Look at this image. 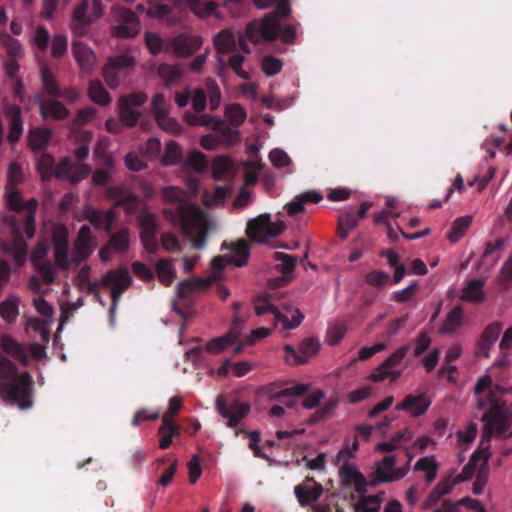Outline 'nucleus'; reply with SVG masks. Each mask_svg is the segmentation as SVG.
<instances>
[{
	"instance_id": "obj_41",
	"label": "nucleus",
	"mask_w": 512,
	"mask_h": 512,
	"mask_svg": "<svg viewBox=\"0 0 512 512\" xmlns=\"http://www.w3.org/2000/svg\"><path fill=\"white\" fill-rule=\"evenodd\" d=\"M40 76L43 89L49 96L53 98H59L62 96V90L60 89L52 70L48 66H42Z\"/></svg>"
},
{
	"instance_id": "obj_45",
	"label": "nucleus",
	"mask_w": 512,
	"mask_h": 512,
	"mask_svg": "<svg viewBox=\"0 0 512 512\" xmlns=\"http://www.w3.org/2000/svg\"><path fill=\"white\" fill-rule=\"evenodd\" d=\"M18 314V298L10 296L8 299L0 303V316L7 323H14Z\"/></svg>"
},
{
	"instance_id": "obj_4",
	"label": "nucleus",
	"mask_w": 512,
	"mask_h": 512,
	"mask_svg": "<svg viewBox=\"0 0 512 512\" xmlns=\"http://www.w3.org/2000/svg\"><path fill=\"white\" fill-rule=\"evenodd\" d=\"M37 170L43 181H49L53 176L60 180H68L73 184L79 183L91 173V167L84 163H73L70 158L65 157L55 166L54 157L43 153L39 157Z\"/></svg>"
},
{
	"instance_id": "obj_17",
	"label": "nucleus",
	"mask_w": 512,
	"mask_h": 512,
	"mask_svg": "<svg viewBox=\"0 0 512 512\" xmlns=\"http://www.w3.org/2000/svg\"><path fill=\"white\" fill-rule=\"evenodd\" d=\"M55 265L61 270H68L73 263L69 258L68 230L58 226L52 234Z\"/></svg>"
},
{
	"instance_id": "obj_48",
	"label": "nucleus",
	"mask_w": 512,
	"mask_h": 512,
	"mask_svg": "<svg viewBox=\"0 0 512 512\" xmlns=\"http://www.w3.org/2000/svg\"><path fill=\"white\" fill-rule=\"evenodd\" d=\"M471 222L472 217L468 215L457 218L454 221L451 229L448 231L447 238L451 242L458 241L464 235L467 228L471 225Z\"/></svg>"
},
{
	"instance_id": "obj_28",
	"label": "nucleus",
	"mask_w": 512,
	"mask_h": 512,
	"mask_svg": "<svg viewBox=\"0 0 512 512\" xmlns=\"http://www.w3.org/2000/svg\"><path fill=\"white\" fill-rule=\"evenodd\" d=\"M200 126L211 128L213 131L222 133L224 139L234 144L239 139V132L228 127L223 120L210 114H200Z\"/></svg>"
},
{
	"instance_id": "obj_7",
	"label": "nucleus",
	"mask_w": 512,
	"mask_h": 512,
	"mask_svg": "<svg viewBox=\"0 0 512 512\" xmlns=\"http://www.w3.org/2000/svg\"><path fill=\"white\" fill-rule=\"evenodd\" d=\"M103 12L101 0H82L73 11L71 29L79 36L86 35L90 26L101 18Z\"/></svg>"
},
{
	"instance_id": "obj_56",
	"label": "nucleus",
	"mask_w": 512,
	"mask_h": 512,
	"mask_svg": "<svg viewBox=\"0 0 512 512\" xmlns=\"http://www.w3.org/2000/svg\"><path fill=\"white\" fill-rule=\"evenodd\" d=\"M206 95L209 97L210 109L215 111L221 103V91L215 80L207 78L205 80Z\"/></svg>"
},
{
	"instance_id": "obj_9",
	"label": "nucleus",
	"mask_w": 512,
	"mask_h": 512,
	"mask_svg": "<svg viewBox=\"0 0 512 512\" xmlns=\"http://www.w3.org/2000/svg\"><path fill=\"white\" fill-rule=\"evenodd\" d=\"M285 227L284 222L273 223L270 214L264 213L248 221L246 235L253 242L266 243L270 238L279 236Z\"/></svg>"
},
{
	"instance_id": "obj_52",
	"label": "nucleus",
	"mask_w": 512,
	"mask_h": 512,
	"mask_svg": "<svg viewBox=\"0 0 512 512\" xmlns=\"http://www.w3.org/2000/svg\"><path fill=\"white\" fill-rule=\"evenodd\" d=\"M225 117L232 126L238 127L245 121L246 111L238 103L230 104L225 108Z\"/></svg>"
},
{
	"instance_id": "obj_50",
	"label": "nucleus",
	"mask_w": 512,
	"mask_h": 512,
	"mask_svg": "<svg viewBox=\"0 0 512 512\" xmlns=\"http://www.w3.org/2000/svg\"><path fill=\"white\" fill-rule=\"evenodd\" d=\"M155 269H156L159 280L165 286H169L173 282V280L176 276V271L172 267V265L168 259H160L157 262Z\"/></svg>"
},
{
	"instance_id": "obj_18",
	"label": "nucleus",
	"mask_w": 512,
	"mask_h": 512,
	"mask_svg": "<svg viewBox=\"0 0 512 512\" xmlns=\"http://www.w3.org/2000/svg\"><path fill=\"white\" fill-rule=\"evenodd\" d=\"M286 360L292 364H305L320 349V342L315 337L305 338L299 346V352L292 345H285Z\"/></svg>"
},
{
	"instance_id": "obj_35",
	"label": "nucleus",
	"mask_w": 512,
	"mask_h": 512,
	"mask_svg": "<svg viewBox=\"0 0 512 512\" xmlns=\"http://www.w3.org/2000/svg\"><path fill=\"white\" fill-rule=\"evenodd\" d=\"M216 278L217 276L213 275L208 279L196 278L192 280H183L182 282L179 283L177 287V295L181 299H186L191 295L193 291L198 289H207L208 287H210V285L212 284L213 281L216 280Z\"/></svg>"
},
{
	"instance_id": "obj_12",
	"label": "nucleus",
	"mask_w": 512,
	"mask_h": 512,
	"mask_svg": "<svg viewBox=\"0 0 512 512\" xmlns=\"http://www.w3.org/2000/svg\"><path fill=\"white\" fill-rule=\"evenodd\" d=\"M117 21L112 29V33L117 38H132L138 35L140 31L139 17L131 9L125 7H116L113 9Z\"/></svg>"
},
{
	"instance_id": "obj_37",
	"label": "nucleus",
	"mask_w": 512,
	"mask_h": 512,
	"mask_svg": "<svg viewBox=\"0 0 512 512\" xmlns=\"http://www.w3.org/2000/svg\"><path fill=\"white\" fill-rule=\"evenodd\" d=\"M52 136V131L48 128H33L28 134V145L33 151L44 150Z\"/></svg>"
},
{
	"instance_id": "obj_26",
	"label": "nucleus",
	"mask_w": 512,
	"mask_h": 512,
	"mask_svg": "<svg viewBox=\"0 0 512 512\" xmlns=\"http://www.w3.org/2000/svg\"><path fill=\"white\" fill-rule=\"evenodd\" d=\"M36 102L39 105L40 114L43 119L64 120L69 116V110L64 104L55 99H44L41 96H37Z\"/></svg>"
},
{
	"instance_id": "obj_55",
	"label": "nucleus",
	"mask_w": 512,
	"mask_h": 512,
	"mask_svg": "<svg viewBox=\"0 0 512 512\" xmlns=\"http://www.w3.org/2000/svg\"><path fill=\"white\" fill-rule=\"evenodd\" d=\"M274 259L280 262L277 265V269L282 272L284 276H288L293 273L296 266V257L283 253V252H275Z\"/></svg>"
},
{
	"instance_id": "obj_32",
	"label": "nucleus",
	"mask_w": 512,
	"mask_h": 512,
	"mask_svg": "<svg viewBox=\"0 0 512 512\" xmlns=\"http://www.w3.org/2000/svg\"><path fill=\"white\" fill-rule=\"evenodd\" d=\"M0 347L8 355L20 361L23 365L29 362V356L22 344L17 342L10 335H2L0 338Z\"/></svg>"
},
{
	"instance_id": "obj_10",
	"label": "nucleus",
	"mask_w": 512,
	"mask_h": 512,
	"mask_svg": "<svg viewBox=\"0 0 512 512\" xmlns=\"http://www.w3.org/2000/svg\"><path fill=\"white\" fill-rule=\"evenodd\" d=\"M254 310L256 315L260 316L266 313H271L273 315V322L275 325L281 323L285 330H292L297 328L303 318L304 315L302 312L295 308L291 312V318L288 315L281 313L270 301V297L267 294L260 295L254 300Z\"/></svg>"
},
{
	"instance_id": "obj_25",
	"label": "nucleus",
	"mask_w": 512,
	"mask_h": 512,
	"mask_svg": "<svg viewBox=\"0 0 512 512\" xmlns=\"http://www.w3.org/2000/svg\"><path fill=\"white\" fill-rule=\"evenodd\" d=\"M502 331V324L500 322H493L489 324L482 332L476 348V354L481 357H489V351L494 343L497 341Z\"/></svg>"
},
{
	"instance_id": "obj_2",
	"label": "nucleus",
	"mask_w": 512,
	"mask_h": 512,
	"mask_svg": "<svg viewBox=\"0 0 512 512\" xmlns=\"http://www.w3.org/2000/svg\"><path fill=\"white\" fill-rule=\"evenodd\" d=\"M6 203L10 210L15 212L27 211V215L21 221L16 216H6L5 220L12 232V241L5 246V250L12 256L15 263L22 265L27 256L28 246L24 239H31L35 235V213L38 201L35 198L24 201L20 191L14 186L6 189Z\"/></svg>"
},
{
	"instance_id": "obj_38",
	"label": "nucleus",
	"mask_w": 512,
	"mask_h": 512,
	"mask_svg": "<svg viewBox=\"0 0 512 512\" xmlns=\"http://www.w3.org/2000/svg\"><path fill=\"white\" fill-rule=\"evenodd\" d=\"M249 245L245 240H239L232 244L230 249L229 262L236 267H243L247 264L249 258Z\"/></svg>"
},
{
	"instance_id": "obj_22",
	"label": "nucleus",
	"mask_w": 512,
	"mask_h": 512,
	"mask_svg": "<svg viewBox=\"0 0 512 512\" xmlns=\"http://www.w3.org/2000/svg\"><path fill=\"white\" fill-rule=\"evenodd\" d=\"M93 252L92 235L90 227L83 225L78 231L77 238L74 243V253L71 261L74 264H80L87 260Z\"/></svg>"
},
{
	"instance_id": "obj_51",
	"label": "nucleus",
	"mask_w": 512,
	"mask_h": 512,
	"mask_svg": "<svg viewBox=\"0 0 512 512\" xmlns=\"http://www.w3.org/2000/svg\"><path fill=\"white\" fill-rule=\"evenodd\" d=\"M233 163L231 159L225 156H219L212 163V174L214 179L222 180L231 173Z\"/></svg>"
},
{
	"instance_id": "obj_19",
	"label": "nucleus",
	"mask_w": 512,
	"mask_h": 512,
	"mask_svg": "<svg viewBox=\"0 0 512 512\" xmlns=\"http://www.w3.org/2000/svg\"><path fill=\"white\" fill-rule=\"evenodd\" d=\"M339 477L343 488L354 487L355 491L359 494L366 492L367 479L354 465L343 463L339 467Z\"/></svg>"
},
{
	"instance_id": "obj_40",
	"label": "nucleus",
	"mask_w": 512,
	"mask_h": 512,
	"mask_svg": "<svg viewBox=\"0 0 512 512\" xmlns=\"http://www.w3.org/2000/svg\"><path fill=\"white\" fill-rule=\"evenodd\" d=\"M484 282L479 279H473L463 289L461 299L467 302L480 303L484 301L483 293Z\"/></svg>"
},
{
	"instance_id": "obj_23",
	"label": "nucleus",
	"mask_w": 512,
	"mask_h": 512,
	"mask_svg": "<svg viewBox=\"0 0 512 512\" xmlns=\"http://www.w3.org/2000/svg\"><path fill=\"white\" fill-rule=\"evenodd\" d=\"M371 206L370 202H363L357 212L351 210L339 217L338 235L342 240L346 239L349 232L357 227L358 222L365 218Z\"/></svg>"
},
{
	"instance_id": "obj_1",
	"label": "nucleus",
	"mask_w": 512,
	"mask_h": 512,
	"mask_svg": "<svg viewBox=\"0 0 512 512\" xmlns=\"http://www.w3.org/2000/svg\"><path fill=\"white\" fill-rule=\"evenodd\" d=\"M161 195L166 203L175 204L163 210L165 219L178 225L183 234L191 237L195 249L204 248L209 229L204 211L197 204L190 203L189 193L177 186L164 187Z\"/></svg>"
},
{
	"instance_id": "obj_29",
	"label": "nucleus",
	"mask_w": 512,
	"mask_h": 512,
	"mask_svg": "<svg viewBox=\"0 0 512 512\" xmlns=\"http://www.w3.org/2000/svg\"><path fill=\"white\" fill-rule=\"evenodd\" d=\"M85 218L95 227L103 228L105 232L110 233L113 222L115 220L114 209L106 211L97 210L92 207H87L84 211Z\"/></svg>"
},
{
	"instance_id": "obj_6",
	"label": "nucleus",
	"mask_w": 512,
	"mask_h": 512,
	"mask_svg": "<svg viewBox=\"0 0 512 512\" xmlns=\"http://www.w3.org/2000/svg\"><path fill=\"white\" fill-rule=\"evenodd\" d=\"M132 277L129 271L121 267L118 270H109L99 281H90L84 286L88 294H92L97 298H100L99 289L100 287H110L112 305L110 308V314H113L116 306L123 294L131 285Z\"/></svg>"
},
{
	"instance_id": "obj_16",
	"label": "nucleus",
	"mask_w": 512,
	"mask_h": 512,
	"mask_svg": "<svg viewBox=\"0 0 512 512\" xmlns=\"http://www.w3.org/2000/svg\"><path fill=\"white\" fill-rule=\"evenodd\" d=\"M215 406L217 412L227 419V426L230 428L237 427L250 412V405L248 403L234 401L229 404L222 395L217 396Z\"/></svg>"
},
{
	"instance_id": "obj_61",
	"label": "nucleus",
	"mask_w": 512,
	"mask_h": 512,
	"mask_svg": "<svg viewBox=\"0 0 512 512\" xmlns=\"http://www.w3.org/2000/svg\"><path fill=\"white\" fill-rule=\"evenodd\" d=\"M418 289V282L415 281L402 290L393 292L392 300L396 303H406L414 299Z\"/></svg>"
},
{
	"instance_id": "obj_31",
	"label": "nucleus",
	"mask_w": 512,
	"mask_h": 512,
	"mask_svg": "<svg viewBox=\"0 0 512 512\" xmlns=\"http://www.w3.org/2000/svg\"><path fill=\"white\" fill-rule=\"evenodd\" d=\"M107 198L115 200L114 208H131L137 205L138 197L123 185L110 186L106 190Z\"/></svg>"
},
{
	"instance_id": "obj_53",
	"label": "nucleus",
	"mask_w": 512,
	"mask_h": 512,
	"mask_svg": "<svg viewBox=\"0 0 512 512\" xmlns=\"http://www.w3.org/2000/svg\"><path fill=\"white\" fill-rule=\"evenodd\" d=\"M107 245L111 250L118 253H123L129 248V234L126 230H120L112 234L109 238Z\"/></svg>"
},
{
	"instance_id": "obj_63",
	"label": "nucleus",
	"mask_w": 512,
	"mask_h": 512,
	"mask_svg": "<svg viewBox=\"0 0 512 512\" xmlns=\"http://www.w3.org/2000/svg\"><path fill=\"white\" fill-rule=\"evenodd\" d=\"M480 458V453L475 451L469 462L464 466L462 472L455 477V482H464L472 478L475 473L477 462Z\"/></svg>"
},
{
	"instance_id": "obj_64",
	"label": "nucleus",
	"mask_w": 512,
	"mask_h": 512,
	"mask_svg": "<svg viewBox=\"0 0 512 512\" xmlns=\"http://www.w3.org/2000/svg\"><path fill=\"white\" fill-rule=\"evenodd\" d=\"M34 267L39 272L45 283L52 284L55 281L56 272L49 260L42 261L41 263L34 265Z\"/></svg>"
},
{
	"instance_id": "obj_46",
	"label": "nucleus",
	"mask_w": 512,
	"mask_h": 512,
	"mask_svg": "<svg viewBox=\"0 0 512 512\" xmlns=\"http://www.w3.org/2000/svg\"><path fill=\"white\" fill-rule=\"evenodd\" d=\"M414 470L425 472V480L431 483L436 479L438 464L432 457L425 456L416 462Z\"/></svg>"
},
{
	"instance_id": "obj_36",
	"label": "nucleus",
	"mask_w": 512,
	"mask_h": 512,
	"mask_svg": "<svg viewBox=\"0 0 512 512\" xmlns=\"http://www.w3.org/2000/svg\"><path fill=\"white\" fill-rule=\"evenodd\" d=\"M308 385L297 384L290 388L278 390L276 384H270L265 389L267 398L271 401H279L283 397L302 396L308 391Z\"/></svg>"
},
{
	"instance_id": "obj_11",
	"label": "nucleus",
	"mask_w": 512,
	"mask_h": 512,
	"mask_svg": "<svg viewBox=\"0 0 512 512\" xmlns=\"http://www.w3.org/2000/svg\"><path fill=\"white\" fill-rule=\"evenodd\" d=\"M411 459L412 457L409 456L405 466L395 468L396 457L393 455L385 456L376 467L374 477L370 480L371 485L376 486L379 483H389L402 479L409 471Z\"/></svg>"
},
{
	"instance_id": "obj_14",
	"label": "nucleus",
	"mask_w": 512,
	"mask_h": 512,
	"mask_svg": "<svg viewBox=\"0 0 512 512\" xmlns=\"http://www.w3.org/2000/svg\"><path fill=\"white\" fill-rule=\"evenodd\" d=\"M408 350V346L399 347L371 373L370 379L374 382H381L386 378H390L391 381H396L400 377L401 371L394 370L393 367L398 366L402 362Z\"/></svg>"
},
{
	"instance_id": "obj_15",
	"label": "nucleus",
	"mask_w": 512,
	"mask_h": 512,
	"mask_svg": "<svg viewBox=\"0 0 512 512\" xmlns=\"http://www.w3.org/2000/svg\"><path fill=\"white\" fill-rule=\"evenodd\" d=\"M147 101V95L143 92L131 93L123 96L119 101L121 122L128 127L136 125L140 117L138 107Z\"/></svg>"
},
{
	"instance_id": "obj_60",
	"label": "nucleus",
	"mask_w": 512,
	"mask_h": 512,
	"mask_svg": "<svg viewBox=\"0 0 512 512\" xmlns=\"http://www.w3.org/2000/svg\"><path fill=\"white\" fill-rule=\"evenodd\" d=\"M147 13L151 18L163 19L172 13V7L158 0H153L149 2Z\"/></svg>"
},
{
	"instance_id": "obj_49",
	"label": "nucleus",
	"mask_w": 512,
	"mask_h": 512,
	"mask_svg": "<svg viewBox=\"0 0 512 512\" xmlns=\"http://www.w3.org/2000/svg\"><path fill=\"white\" fill-rule=\"evenodd\" d=\"M155 120L159 127L170 134H180L182 128L178 121L169 117V111H160L159 115L155 116Z\"/></svg>"
},
{
	"instance_id": "obj_54",
	"label": "nucleus",
	"mask_w": 512,
	"mask_h": 512,
	"mask_svg": "<svg viewBox=\"0 0 512 512\" xmlns=\"http://www.w3.org/2000/svg\"><path fill=\"white\" fill-rule=\"evenodd\" d=\"M182 160V150L178 143L171 140L167 143L162 162L165 165H176Z\"/></svg>"
},
{
	"instance_id": "obj_58",
	"label": "nucleus",
	"mask_w": 512,
	"mask_h": 512,
	"mask_svg": "<svg viewBox=\"0 0 512 512\" xmlns=\"http://www.w3.org/2000/svg\"><path fill=\"white\" fill-rule=\"evenodd\" d=\"M380 508L381 500L375 495L363 497L355 504L356 512H379Z\"/></svg>"
},
{
	"instance_id": "obj_33",
	"label": "nucleus",
	"mask_w": 512,
	"mask_h": 512,
	"mask_svg": "<svg viewBox=\"0 0 512 512\" xmlns=\"http://www.w3.org/2000/svg\"><path fill=\"white\" fill-rule=\"evenodd\" d=\"M160 436L159 447L167 449L172 444L173 438L180 435V427L170 418L169 415L162 416V424L158 429Z\"/></svg>"
},
{
	"instance_id": "obj_5",
	"label": "nucleus",
	"mask_w": 512,
	"mask_h": 512,
	"mask_svg": "<svg viewBox=\"0 0 512 512\" xmlns=\"http://www.w3.org/2000/svg\"><path fill=\"white\" fill-rule=\"evenodd\" d=\"M290 14L288 1L277 3L275 12L266 14L261 21H251L246 27V34L252 43L258 44L261 40L273 41L280 31L279 18H286Z\"/></svg>"
},
{
	"instance_id": "obj_44",
	"label": "nucleus",
	"mask_w": 512,
	"mask_h": 512,
	"mask_svg": "<svg viewBox=\"0 0 512 512\" xmlns=\"http://www.w3.org/2000/svg\"><path fill=\"white\" fill-rule=\"evenodd\" d=\"M182 68L179 64L163 63L158 67V74L166 82V86L176 83L182 76Z\"/></svg>"
},
{
	"instance_id": "obj_43",
	"label": "nucleus",
	"mask_w": 512,
	"mask_h": 512,
	"mask_svg": "<svg viewBox=\"0 0 512 512\" xmlns=\"http://www.w3.org/2000/svg\"><path fill=\"white\" fill-rule=\"evenodd\" d=\"M214 45L219 53H228L235 48V36L231 31L227 29L222 30L215 36Z\"/></svg>"
},
{
	"instance_id": "obj_57",
	"label": "nucleus",
	"mask_w": 512,
	"mask_h": 512,
	"mask_svg": "<svg viewBox=\"0 0 512 512\" xmlns=\"http://www.w3.org/2000/svg\"><path fill=\"white\" fill-rule=\"evenodd\" d=\"M390 275L382 270H372L365 276V282L378 289H383L390 282Z\"/></svg>"
},
{
	"instance_id": "obj_47",
	"label": "nucleus",
	"mask_w": 512,
	"mask_h": 512,
	"mask_svg": "<svg viewBox=\"0 0 512 512\" xmlns=\"http://www.w3.org/2000/svg\"><path fill=\"white\" fill-rule=\"evenodd\" d=\"M88 94L91 100L99 105L106 106L110 103L111 98L99 81H92L89 85Z\"/></svg>"
},
{
	"instance_id": "obj_39",
	"label": "nucleus",
	"mask_w": 512,
	"mask_h": 512,
	"mask_svg": "<svg viewBox=\"0 0 512 512\" xmlns=\"http://www.w3.org/2000/svg\"><path fill=\"white\" fill-rule=\"evenodd\" d=\"M138 223L141 229L140 238H151L157 235L158 224L155 214L147 211L140 213Z\"/></svg>"
},
{
	"instance_id": "obj_13",
	"label": "nucleus",
	"mask_w": 512,
	"mask_h": 512,
	"mask_svg": "<svg viewBox=\"0 0 512 512\" xmlns=\"http://www.w3.org/2000/svg\"><path fill=\"white\" fill-rule=\"evenodd\" d=\"M135 60L129 55H117L108 58L107 64L103 68V76L110 88H117L121 77L125 75V70L133 67Z\"/></svg>"
},
{
	"instance_id": "obj_8",
	"label": "nucleus",
	"mask_w": 512,
	"mask_h": 512,
	"mask_svg": "<svg viewBox=\"0 0 512 512\" xmlns=\"http://www.w3.org/2000/svg\"><path fill=\"white\" fill-rule=\"evenodd\" d=\"M488 402L489 408L482 416L484 437L490 439L494 433L505 437L509 429L508 411L493 396L488 397Z\"/></svg>"
},
{
	"instance_id": "obj_30",
	"label": "nucleus",
	"mask_w": 512,
	"mask_h": 512,
	"mask_svg": "<svg viewBox=\"0 0 512 512\" xmlns=\"http://www.w3.org/2000/svg\"><path fill=\"white\" fill-rule=\"evenodd\" d=\"M431 405V401L426 395H407L404 400L397 404V410H404L414 417L423 415Z\"/></svg>"
},
{
	"instance_id": "obj_42",
	"label": "nucleus",
	"mask_w": 512,
	"mask_h": 512,
	"mask_svg": "<svg viewBox=\"0 0 512 512\" xmlns=\"http://www.w3.org/2000/svg\"><path fill=\"white\" fill-rule=\"evenodd\" d=\"M463 323V309L460 306H455L447 315L440 332L444 334H451L455 332Z\"/></svg>"
},
{
	"instance_id": "obj_34",
	"label": "nucleus",
	"mask_w": 512,
	"mask_h": 512,
	"mask_svg": "<svg viewBox=\"0 0 512 512\" xmlns=\"http://www.w3.org/2000/svg\"><path fill=\"white\" fill-rule=\"evenodd\" d=\"M72 52L82 70L89 71L93 67L96 56L84 42L80 40L73 41Z\"/></svg>"
},
{
	"instance_id": "obj_21",
	"label": "nucleus",
	"mask_w": 512,
	"mask_h": 512,
	"mask_svg": "<svg viewBox=\"0 0 512 512\" xmlns=\"http://www.w3.org/2000/svg\"><path fill=\"white\" fill-rule=\"evenodd\" d=\"M203 44L201 36L187 33L179 34L171 39V47L179 57H190L198 51Z\"/></svg>"
},
{
	"instance_id": "obj_59",
	"label": "nucleus",
	"mask_w": 512,
	"mask_h": 512,
	"mask_svg": "<svg viewBox=\"0 0 512 512\" xmlns=\"http://www.w3.org/2000/svg\"><path fill=\"white\" fill-rule=\"evenodd\" d=\"M104 165V169H97L93 173L92 181L95 185H105L111 178L110 171L113 168V159L110 156L106 157Z\"/></svg>"
},
{
	"instance_id": "obj_20",
	"label": "nucleus",
	"mask_w": 512,
	"mask_h": 512,
	"mask_svg": "<svg viewBox=\"0 0 512 512\" xmlns=\"http://www.w3.org/2000/svg\"><path fill=\"white\" fill-rule=\"evenodd\" d=\"M323 487L313 477H306L294 488V494L302 507L308 506L321 497Z\"/></svg>"
},
{
	"instance_id": "obj_24",
	"label": "nucleus",
	"mask_w": 512,
	"mask_h": 512,
	"mask_svg": "<svg viewBox=\"0 0 512 512\" xmlns=\"http://www.w3.org/2000/svg\"><path fill=\"white\" fill-rule=\"evenodd\" d=\"M171 3L172 9H184L188 8L192 13L200 18H206L215 13L218 7L214 1H207L205 3L200 0H168Z\"/></svg>"
},
{
	"instance_id": "obj_62",
	"label": "nucleus",
	"mask_w": 512,
	"mask_h": 512,
	"mask_svg": "<svg viewBox=\"0 0 512 512\" xmlns=\"http://www.w3.org/2000/svg\"><path fill=\"white\" fill-rule=\"evenodd\" d=\"M337 401L329 400L324 403L318 410H316L308 419V424L314 425L327 418L330 413L335 409Z\"/></svg>"
},
{
	"instance_id": "obj_3",
	"label": "nucleus",
	"mask_w": 512,
	"mask_h": 512,
	"mask_svg": "<svg viewBox=\"0 0 512 512\" xmlns=\"http://www.w3.org/2000/svg\"><path fill=\"white\" fill-rule=\"evenodd\" d=\"M33 379L28 372L18 373L15 364L6 356L0 355V395L5 402L21 409L32 406Z\"/></svg>"
},
{
	"instance_id": "obj_27",
	"label": "nucleus",
	"mask_w": 512,
	"mask_h": 512,
	"mask_svg": "<svg viewBox=\"0 0 512 512\" xmlns=\"http://www.w3.org/2000/svg\"><path fill=\"white\" fill-rule=\"evenodd\" d=\"M5 113L9 117V133L7 140L13 144L19 141L23 134V120L21 107L16 104L7 105Z\"/></svg>"
}]
</instances>
